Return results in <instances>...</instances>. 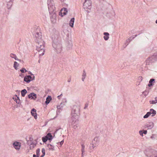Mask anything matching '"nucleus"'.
Masks as SVG:
<instances>
[{"mask_svg":"<svg viewBox=\"0 0 157 157\" xmlns=\"http://www.w3.org/2000/svg\"><path fill=\"white\" fill-rule=\"evenodd\" d=\"M35 41L36 43V50L38 52L40 56L44 54V42L42 39L41 33L39 29L35 30L33 34Z\"/></svg>","mask_w":157,"mask_h":157,"instance_id":"obj_1","label":"nucleus"},{"mask_svg":"<svg viewBox=\"0 0 157 157\" xmlns=\"http://www.w3.org/2000/svg\"><path fill=\"white\" fill-rule=\"evenodd\" d=\"M52 46L57 53H59L61 52L62 50V47L60 44L54 42L52 44Z\"/></svg>","mask_w":157,"mask_h":157,"instance_id":"obj_2","label":"nucleus"},{"mask_svg":"<svg viewBox=\"0 0 157 157\" xmlns=\"http://www.w3.org/2000/svg\"><path fill=\"white\" fill-rule=\"evenodd\" d=\"M77 121L76 119L71 120L69 121V125L70 127H72L74 129H76L77 127Z\"/></svg>","mask_w":157,"mask_h":157,"instance_id":"obj_3","label":"nucleus"},{"mask_svg":"<svg viewBox=\"0 0 157 157\" xmlns=\"http://www.w3.org/2000/svg\"><path fill=\"white\" fill-rule=\"evenodd\" d=\"M91 5V3L90 0H85L83 5L84 9H90Z\"/></svg>","mask_w":157,"mask_h":157,"instance_id":"obj_4","label":"nucleus"},{"mask_svg":"<svg viewBox=\"0 0 157 157\" xmlns=\"http://www.w3.org/2000/svg\"><path fill=\"white\" fill-rule=\"evenodd\" d=\"M14 148L17 150H19L21 148V143L20 142L15 141L13 144Z\"/></svg>","mask_w":157,"mask_h":157,"instance_id":"obj_5","label":"nucleus"},{"mask_svg":"<svg viewBox=\"0 0 157 157\" xmlns=\"http://www.w3.org/2000/svg\"><path fill=\"white\" fill-rule=\"evenodd\" d=\"M48 8L49 10L51 12L53 11L55 9V7L53 5V3H50L49 0L48 1Z\"/></svg>","mask_w":157,"mask_h":157,"instance_id":"obj_6","label":"nucleus"},{"mask_svg":"<svg viewBox=\"0 0 157 157\" xmlns=\"http://www.w3.org/2000/svg\"><path fill=\"white\" fill-rule=\"evenodd\" d=\"M67 12V11L66 9L65 8L62 9L59 13V15L63 17L64 15H66Z\"/></svg>","mask_w":157,"mask_h":157,"instance_id":"obj_7","label":"nucleus"},{"mask_svg":"<svg viewBox=\"0 0 157 157\" xmlns=\"http://www.w3.org/2000/svg\"><path fill=\"white\" fill-rule=\"evenodd\" d=\"M154 127V123L153 122H151L148 123L145 125V128H147V129H151Z\"/></svg>","mask_w":157,"mask_h":157,"instance_id":"obj_8","label":"nucleus"},{"mask_svg":"<svg viewBox=\"0 0 157 157\" xmlns=\"http://www.w3.org/2000/svg\"><path fill=\"white\" fill-rule=\"evenodd\" d=\"M99 141V140L98 137H96L94 138V140L92 141V143L94 144V145L97 146L98 144Z\"/></svg>","mask_w":157,"mask_h":157,"instance_id":"obj_9","label":"nucleus"},{"mask_svg":"<svg viewBox=\"0 0 157 157\" xmlns=\"http://www.w3.org/2000/svg\"><path fill=\"white\" fill-rule=\"evenodd\" d=\"M78 113H73V112H71V115L72 117H71V120H75L76 119L77 120V119L78 117Z\"/></svg>","mask_w":157,"mask_h":157,"instance_id":"obj_10","label":"nucleus"},{"mask_svg":"<svg viewBox=\"0 0 157 157\" xmlns=\"http://www.w3.org/2000/svg\"><path fill=\"white\" fill-rule=\"evenodd\" d=\"M147 156L149 157H157V153L155 151H153L152 153H147Z\"/></svg>","mask_w":157,"mask_h":157,"instance_id":"obj_11","label":"nucleus"},{"mask_svg":"<svg viewBox=\"0 0 157 157\" xmlns=\"http://www.w3.org/2000/svg\"><path fill=\"white\" fill-rule=\"evenodd\" d=\"M6 1L7 2V7L8 9H10L12 6L13 1L12 0H10L9 1H7V0H6Z\"/></svg>","mask_w":157,"mask_h":157,"instance_id":"obj_12","label":"nucleus"},{"mask_svg":"<svg viewBox=\"0 0 157 157\" xmlns=\"http://www.w3.org/2000/svg\"><path fill=\"white\" fill-rule=\"evenodd\" d=\"M31 114L33 116L34 118L36 119L37 118L36 110L34 109H32L31 110Z\"/></svg>","mask_w":157,"mask_h":157,"instance_id":"obj_13","label":"nucleus"},{"mask_svg":"<svg viewBox=\"0 0 157 157\" xmlns=\"http://www.w3.org/2000/svg\"><path fill=\"white\" fill-rule=\"evenodd\" d=\"M85 146L83 144H81V152H82V157H83L85 154Z\"/></svg>","mask_w":157,"mask_h":157,"instance_id":"obj_14","label":"nucleus"},{"mask_svg":"<svg viewBox=\"0 0 157 157\" xmlns=\"http://www.w3.org/2000/svg\"><path fill=\"white\" fill-rule=\"evenodd\" d=\"M79 109L76 105H74L73 106L72 112H73V113H78L79 112Z\"/></svg>","mask_w":157,"mask_h":157,"instance_id":"obj_15","label":"nucleus"},{"mask_svg":"<svg viewBox=\"0 0 157 157\" xmlns=\"http://www.w3.org/2000/svg\"><path fill=\"white\" fill-rule=\"evenodd\" d=\"M10 56L11 58L14 59L16 60H18L20 62H21V59H18L16 55L15 54L11 53L10 54Z\"/></svg>","mask_w":157,"mask_h":157,"instance_id":"obj_16","label":"nucleus"},{"mask_svg":"<svg viewBox=\"0 0 157 157\" xmlns=\"http://www.w3.org/2000/svg\"><path fill=\"white\" fill-rule=\"evenodd\" d=\"M105 36H104V38L105 40H108L109 38V34L108 33L105 32L103 33Z\"/></svg>","mask_w":157,"mask_h":157,"instance_id":"obj_17","label":"nucleus"},{"mask_svg":"<svg viewBox=\"0 0 157 157\" xmlns=\"http://www.w3.org/2000/svg\"><path fill=\"white\" fill-rule=\"evenodd\" d=\"M150 112L151 114H152L151 116L154 117V116L156 114V111L153 109H150V112Z\"/></svg>","mask_w":157,"mask_h":157,"instance_id":"obj_18","label":"nucleus"},{"mask_svg":"<svg viewBox=\"0 0 157 157\" xmlns=\"http://www.w3.org/2000/svg\"><path fill=\"white\" fill-rule=\"evenodd\" d=\"M75 18H72L70 21L69 25L71 27H73L74 23V22Z\"/></svg>","mask_w":157,"mask_h":157,"instance_id":"obj_19","label":"nucleus"},{"mask_svg":"<svg viewBox=\"0 0 157 157\" xmlns=\"http://www.w3.org/2000/svg\"><path fill=\"white\" fill-rule=\"evenodd\" d=\"M52 100L51 97L50 96H48L47 98L46 101H45V103L46 105L48 104L50 102V101Z\"/></svg>","mask_w":157,"mask_h":157,"instance_id":"obj_20","label":"nucleus"},{"mask_svg":"<svg viewBox=\"0 0 157 157\" xmlns=\"http://www.w3.org/2000/svg\"><path fill=\"white\" fill-rule=\"evenodd\" d=\"M47 147L49 150H51L52 151L54 150V147L51 144H48Z\"/></svg>","mask_w":157,"mask_h":157,"instance_id":"obj_21","label":"nucleus"},{"mask_svg":"<svg viewBox=\"0 0 157 157\" xmlns=\"http://www.w3.org/2000/svg\"><path fill=\"white\" fill-rule=\"evenodd\" d=\"M27 90L25 89L22 90L21 92V94L22 97H24L27 93Z\"/></svg>","mask_w":157,"mask_h":157,"instance_id":"obj_22","label":"nucleus"},{"mask_svg":"<svg viewBox=\"0 0 157 157\" xmlns=\"http://www.w3.org/2000/svg\"><path fill=\"white\" fill-rule=\"evenodd\" d=\"M18 65L19 64H18L17 62H16V61H15L14 62L13 67L16 70H17V67L18 66Z\"/></svg>","mask_w":157,"mask_h":157,"instance_id":"obj_23","label":"nucleus"},{"mask_svg":"<svg viewBox=\"0 0 157 157\" xmlns=\"http://www.w3.org/2000/svg\"><path fill=\"white\" fill-rule=\"evenodd\" d=\"M86 73L85 72V71L84 70L83 71V73H82V80L83 81H84V79H85L86 76Z\"/></svg>","mask_w":157,"mask_h":157,"instance_id":"obj_24","label":"nucleus"},{"mask_svg":"<svg viewBox=\"0 0 157 157\" xmlns=\"http://www.w3.org/2000/svg\"><path fill=\"white\" fill-rule=\"evenodd\" d=\"M46 136L48 137L49 140H50L52 139V136L50 133H48Z\"/></svg>","mask_w":157,"mask_h":157,"instance_id":"obj_25","label":"nucleus"},{"mask_svg":"<svg viewBox=\"0 0 157 157\" xmlns=\"http://www.w3.org/2000/svg\"><path fill=\"white\" fill-rule=\"evenodd\" d=\"M36 143H32L30 146V147L31 149H32L34 148L36 146Z\"/></svg>","mask_w":157,"mask_h":157,"instance_id":"obj_26","label":"nucleus"},{"mask_svg":"<svg viewBox=\"0 0 157 157\" xmlns=\"http://www.w3.org/2000/svg\"><path fill=\"white\" fill-rule=\"evenodd\" d=\"M24 80L27 83H29L30 82V80L29 79V78H28L27 76H26L24 77Z\"/></svg>","mask_w":157,"mask_h":157,"instance_id":"obj_27","label":"nucleus"},{"mask_svg":"<svg viewBox=\"0 0 157 157\" xmlns=\"http://www.w3.org/2000/svg\"><path fill=\"white\" fill-rule=\"evenodd\" d=\"M151 115L150 112H147L146 114L143 117L144 118H148Z\"/></svg>","mask_w":157,"mask_h":157,"instance_id":"obj_28","label":"nucleus"},{"mask_svg":"<svg viewBox=\"0 0 157 157\" xmlns=\"http://www.w3.org/2000/svg\"><path fill=\"white\" fill-rule=\"evenodd\" d=\"M48 140V137H47L46 136L43 137L42 138V140L44 143L46 142Z\"/></svg>","mask_w":157,"mask_h":157,"instance_id":"obj_29","label":"nucleus"},{"mask_svg":"<svg viewBox=\"0 0 157 157\" xmlns=\"http://www.w3.org/2000/svg\"><path fill=\"white\" fill-rule=\"evenodd\" d=\"M97 146L95 145H94V144L92 143V144H90V148L91 150H92Z\"/></svg>","mask_w":157,"mask_h":157,"instance_id":"obj_30","label":"nucleus"},{"mask_svg":"<svg viewBox=\"0 0 157 157\" xmlns=\"http://www.w3.org/2000/svg\"><path fill=\"white\" fill-rule=\"evenodd\" d=\"M150 104H154L157 103V101H155V99L154 100H150L149 101Z\"/></svg>","mask_w":157,"mask_h":157,"instance_id":"obj_31","label":"nucleus"},{"mask_svg":"<svg viewBox=\"0 0 157 157\" xmlns=\"http://www.w3.org/2000/svg\"><path fill=\"white\" fill-rule=\"evenodd\" d=\"M152 59L155 58L156 59H157V52L154 53L153 56H152L151 57Z\"/></svg>","mask_w":157,"mask_h":157,"instance_id":"obj_32","label":"nucleus"},{"mask_svg":"<svg viewBox=\"0 0 157 157\" xmlns=\"http://www.w3.org/2000/svg\"><path fill=\"white\" fill-rule=\"evenodd\" d=\"M40 151V149H37V150L36 151V155L38 157H39V156Z\"/></svg>","mask_w":157,"mask_h":157,"instance_id":"obj_33","label":"nucleus"},{"mask_svg":"<svg viewBox=\"0 0 157 157\" xmlns=\"http://www.w3.org/2000/svg\"><path fill=\"white\" fill-rule=\"evenodd\" d=\"M20 71L21 72V73H24L25 72H26L27 71L25 68H22L20 70Z\"/></svg>","mask_w":157,"mask_h":157,"instance_id":"obj_34","label":"nucleus"},{"mask_svg":"<svg viewBox=\"0 0 157 157\" xmlns=\"http://www.w3.org/2000/svg\"><path fill=\"white\" fill-rule=\"evenodd\" d=\"M14 100L16 101V102L17 104H19L20 101V100L19 98L17 97V98H15V100Z\"/></svg>","mask_w":157,"mask_h":157,"instance_id":"obj_35","label":"nucleus"},{"mask_svg":"<svg viewBox=\"0 0 157 157\" xmlns=\"http://www.w3.org/2000/svg\"><path fill=\"white\" fill-rule=\"evenodd\" d=\"M33 94H32V93H31L30 94H29L28 96L29 98H31L32 99H34V98L33 96Z\"/></svg>","mask_w":157,"mask_h":157,"instance_id":"obj_36","label":"nucleus"},{"mask_svg":"<svg viewBox=\"0 0 157 157\" xmlns=\"http://www.w3.org/2000/svg\"><path fill=\"white\" fill-rule=\"evenodd\" d=\"M139 133L140 135V136H143V132L142 130H140L139 131Z\"/></svg>","mask_w":157,"mask_h":157,"instance_id":"obj_37","label":"nucleus"},{"mask_svg":"<svg viewBox=\"0 0 157 157\" xmlns=\"http://www.w3.org/2000/svg\"><path fill=\"white\" fill-rule=\"evenodd\" d=\"M155 81V79L152 78L150 80L149 83H152Z\"/></svg>","mask_w":157,"mask_h":157,"instance_id":"obj_38","label":"nucleus"},{"mask_svg":"<svg viewBox=\"0 0 157 157\" xmlns=\"http://www.w3.org/2000/svg\"><path fill=\"white\" fill-rule=\"evenodd\" d=\"M42 152L43 153V154H44V155H45V150L44 148H43L42 149Z\"/></svg>","mask_w":157,"mask_h":157,"instance_id":"obj_39","label":"nucleus"},{"mask_svg":"<svg viewBox=\"0 0 157 157\" xmlns=\"http://www.w3.org/2000/svg\"><path fill=\"white\" fill-rule=\"evenodd\" d=\"M32 94H32L33 97H35V99L36 98V94L34 93H32Z\"/></svg>","mask_w":157,"mask_h":157,"instance_id":"obj_40","label":"nucleus"},{"mask_svg":"<svg viewBox=\"0 0 157 157\" xmlns=\"http://www.w3.org/2000/svg\"><path fill=\"white\" fill-rule=\"evenodd\" d=\"M143 79V78L142 76H139L138 78V80H140V81H141Z\"/></svg>","mask_w":157,"mask_h":157,"instance_id":"obj_41","label":"nucleus"},{"mask_svg":"<svg viewBox=\"0 0 157 157\" xmlns=\"http://www.w3.org/2000/svg\"><path fill=\"white\" fill-rule=\"evenodd\" d=\"M27 76L29 80H30V81L31 80H32V77L30 75H27Z\"/></svg>","mask_w":157,"mask_h":157,"instance_id":"obj_42","label":"nucleus"},{"mask_svg":"<svg viewBox=\"0 0 157 157\" xmlns=\"http://www.w3.org/2000/svg\"><path fill=\"white\" fill-rule=\"evenodd\" d=\"M143 134H146L147 133V130H143Z\"/></svg>","mask_w":157,"mask_h":157,"instance_id":"obj_43","label":"nucleus"},{"mask_svg":"<svg viewBox=\"0 0 157 157\" xmlns=\"http://www.w3.org/2000/svg\"><path fill=\"white\" fill-rule=\"evenodd\" d=\"M61 95H62V94H60V95H59V96H57V98L59 99L60 98V97L61 96Z\"/></svg>","mask_w":157,"mask_h":157,"instance_id":"obj_44","label":"nucleus"},{"mask_svg":"<svg viewBox=\"0 0 157 157\" xmlns=\"http://www.w3.org/2000/svg\"><path fill=\"white\" fill-rule=\"evenodd\" d=\"M63 143V141L62 140L60 142V145H62Z\"/></svg>","mask_w":157,"mask_h":157,"instance_id":"obj_45","label":"nucleus"},{"mask_svg":"<svg viewBox=\"0 0 157 157\" xmlns=\"http://www.w3.org/2000/svg\"><path fill=\"white\" fill-rule=\"evenodd\" d=\"M57 108L58 109H60L61 108L60 106V105L57 106Z\"/></svg>","mask_w":157,"mask_h":157,"instance_id":"obj_46","label":"nucleus"},{"mask_svg":"<svg viewBox=\"0 0 157 157\" xmlns=\"http://www.w3.org/2000/svg\"><path fill=\"white\" fill-rule=\"evenodd\" d=\"M153 85H152V83H149L148 85V86H149L150 87L151 86H152Z\"/></svg>","mask_w":157,"mask_h":157,"instance_id":"obj_47","label":"nucleus"},{"mask_svg":"<svg viewBox=\"0 0 157 157\" xmlns=\"http://www.w3.org/2000/svg\"><path fill=\"white\" fill-rule=\"evenodd\" d=\"M45 155L43 154L40 156V157H43Z\"/></svg>","mask_w":157,"mask_h":157,"instance_id":"obj_48","label":"nucleus"},{"mask_svg":"<svg viewBox=\"0 0 157 157\" xmlns=\"http://www.w3.org/2000/svg\"><path fill=\"white\" fill-rule=\"evenodd\" d=\"M155 101H157V96L155 98Z\"/></svg>","mask_w":157,"mask_h":157,"instance_id":"obj_49","label":"nucleus"},{"mask_svg":"<svg viewBox=\"0 0 157 157\" xmlns=\"http://www.w3.org/2000/svg\"><path fill=\"white\" fill-rule=\"evenodd\" d=\"M33 157H38L37 156H36V155H33Z\"/></svg>","mask_w":157,"mask_h":157,"instance_id":"obj_50","label":"nucleus"},{"mask_svg":"<svg viewBox=\"0 0 157 157\" xmlns=\"http://www.w3.org/2000/svg\"><path fill=\"white\" fill-rule=\"evenodd\" d=\"M70 81H71V79H68V81H67V82H70Z\"/></svg>","mask_w":157,"mask_h":157,"instance_id":"obj_51","label":"nucleus"},{"mask_svg":"<svg viewBox=\"0 0 157 157\" xmlns=\"http://www.w3.org/2000/svg\"><path fill=\"white\" fill-rule=\"evenodd\" d=\"M147 60H150V57H149V58H147Z\"/></svg>","mask_w":157,"mask_h":157,"instance_id":"obj_52","label":"nucleus"},{"mask_svg":"<svg viewBox=\"0 0 157 157\" xmlns=\"http://www.w3.org/2000/svg\"><path fill=\"white\" fill-rule=\"evenodd\" d=\"M34 78H35V76H33V78L32 79L33 80V79H34Z\"/></svg>","mask_w":157,"mask_h":157,"instance_id":"obj_53","label":"nucleus"},{"mask_svg":"<svg viewBox=\"0 0 157 157\" xmlns=\"http://www.w3.org/2000/svg\"><path fill=\"white\" fill-rule=\"evenodd\" d=\"M29 74H31V75H33V74H31V72H30H30H29Z\"/></svg>","mask_w":157,"mask_h":157,"instance_id":"obj_54","label":"nucleus"},{"mask_svg":"<svg viewBox=\"0 0 157 157\" xmlns=\"http://www.w3.org/2000/svg\"><path fill=\"white\" fill-rule=\"evenodd\" d=\"M61 1H63L64 0H60Z\"/></svg>","mask_w":157,"mask_h":157,"instance_id":"obj_55","label":"nucleus"},{"mask_svg":"<svg viewBox=\"0 0 157 157\" xmlns=\"http://www.w3.org/2000/svg\"><path fill=\"white\" fill-rule=\"evenodd\" d=\"M38 62H39V63H40V60H39V61H38Z\"/></svg>","mask_w":157,"mask_h":157,"instance_id":"obj_56","label":"nucleus"}]
</instances>
